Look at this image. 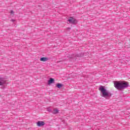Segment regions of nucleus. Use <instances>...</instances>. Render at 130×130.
Returning a JSON list of instances; mask_svg holds the SVG:
<instances>
[{
	"label": "nucleus",
	"mask_w": 130,
	"mask_h": 130,
	"mask_svg": "<svg viewBox=\"0 0 130 130\" xmlns=\"http://www.w3.org/2000/svg\"><path fill=\"white\" fill-rule=\"evenodd\" d=\"M114 87L117 90H123L128 87V83L125 81H116L114 82Z\"/></svg>",
	"instance_id": "nucleus-1"
},
{
	"label": "nucleus",
	"mask_w": 130,
	"mask_h": 130,
	"mask_svg": "<svg viewBox=\"0 0 130 130\" xmlns=\"http://www.w3.org/2000/svg\"><path fill=\"white\" fill-rule=\"evenodd\" d=\"M103 95V97H111V93L109 91L106 90L103 86H101L99 89Z\"/></svg>",
	"instance_id": "nucleus-2"
},
{
	"label": "nucleus",
	"mask_w": 130,
	"mask_h": 130,
	"mask_svg": "<svg viewBox=\"0 0 130 130\" xmlns=\"http://www.w3.org/2000/svg\"><path fill=\"white\" fill-rule=\"evenodd\" d=\"M68 22H69V24H72V25H76L77 24V20L73 17H70Z\"/></svg>",
	"instance_id": "nucleus-3"
},
{
	"label": "nucleus",
	"mask_w": 130,
	"mask_h": 130,
	"mask_svg": "<svg viewBox=\"0 0 130 130\" xmlns=\"http://www.w3.org/2000/svg\"><path fill=\"white\" fill-rule=\"evenodd\" d=\"M38 126H43L45 123L42 121H39L37 123Z\"/></svg>",
	"instance_id": "nucleus-4"
},
{
	"label": "nucleus",
	"mask_w": 130,
	"mask_h": 130,
	"mask_svg": "<svg viewBox=\"0 0 130 130\" xmlns=\"http://www.w3.org/2000/svg\"><path fill=\"white\" fill-rule=\"evenodd\" d=\"M41 61H47V60H49V58L47 57H42L40 59Z\"/></svg>",
	"instance_id": "nucleus-5"
},
{
	"label": "nucleus",
	"mask_w": 130,
	"mask_h": 130,
	"mask_svg": "<svg viewBox=\"0 0 130 130\" xmlns=\"http://www.w3.org/2000/svg\"><path fill=\"white\" fill-rule=\"evenodd\" d=\"M0 82L2 83V84L4 85V84H6V79L3 77H0Z\"/></svg>",
	"instance_id": "nucleus-6"
},
{
	"label": "nucleus",
	"mask_w": 130,
	"mask_h": 130,
	"mask_svg": "<svg viewBox=\"0 0 130 130\" xmlns=\"http://www.w3.org/2000/svg\"><path fill=\"white\" fill-rule=\"evenodd\" d=\"M53 83H54V79L51 78L48 82V85H50V84H53Z\"/></svg>",
	"instance_id": "nucleus-7"
},
{
	"label": "nucleus",
	"mask_w": 130,
	"mask_h": 130,
	"mask_svg": "<svg viewBox=\"0 0 130 130\" xmlns=\"http://www.w3.org/2000/svg\"><path fill=\"white\" fill-rule=\"evenodd\" d=\"M56 87H57V88H58V89H60V88H61V87H62V84H61L60 83H57L56 85Z\"/></svg>",
	"instance_id": "nucleus-8"
},
{
	"label": "nucleus",
	"mask_w": 130,
	"mask_h": 130,
	"mask_svg": "<svg viewBox=\"0 0 130 130\" xmlns=\"http://www.w3.org/2000/svg\"><path fill=\"white\" fill-rule=\"evenodd\" d=\"M53 113H54L55 114L58 113V110L57 109H54L53 110Z\"/></svg>",
	"instance_id": "nucleus-9"
},
{
	"label": "nucleus",
	"mask_w": 130,
	"mask_h": 130,
	"mask_svg": "<svg viewBox=\"0 0 130 130\" xmlns=\"http://www.w3.org/2000/svg\"><path fill=\"white\" fill-rule=\"evenodd\" d=\"M10 14H11V15H14V11L13 10H11L10 12Z\"/></svg>",
	"instance_id": "nucleus-10"
},
{
	"label": "nucleus",
	"mask_w": 130,
	"mask_h": 130,
	"mask_svg": "<svg viewBox=\"0 0 130 130\" xmlns=\"http://www.w3.org/2000/svg\"><path fill=\"white\" fill-rule=\"evenodd\" d=\"M122 96H123V92L120 93V97H122Z\"/></svg>",
	"instance_id": "nucleus-11"
},
{
	"label": "nucleus",
	"mask_w": 130,
	"mask_h": 130,
	"mask_svg": "<svg viewBox=\"0 0 130 130\" xmlns=\"http://www.w3.org/2000/svg\"><path fill=\"white\" fill-rule=\"evenodd\" d=\"M3 85L4 84H2V82H0V86H3Z\"/></svg>",
	"instance_id": "nucleus-12"
},
{
	"label": "nucleus",
	"mask_w": 130,
	"mask_h": 130,
	"mask_svg": "<svg viewBox=\"0 0 130 130\" xmlns=\"http://www.w3.org/2000/svg\"><path fill=\"white\" fill-rule=\"evenodd\" d=\"M67 29H68V30H71V27H68V28H67Z\"/></svg>",
	"instance_id": "nucleus-13"
},
{
	"label": "nucleus",
	"mask_w": 130,
	"mask_h": 130,
	"mask_svg": "<svg viewBox=\"0 0 130 130\" xmlns=\"http://www.w3.org/2000/svg\"><path fill=\"white\" fill-rule=\"evenodd\" d=\"M11 21H12V22H15V20H14V19H12Z\"/></svg>",
	"instance_id": "nucleus-14"
}]
</instances>
